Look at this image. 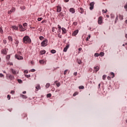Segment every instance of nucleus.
Listing matches in <instances>:
<instances>
[{"mask_svg": "<svg viewBox=\"0 0 127 127\" xmlns=\"http://www.w3.org/2000/svg\"><path fill=\"white\" fill-rule=\"evenodd\" d=\"M62 30L63 31V33H62L63 34H65L67 32L66 29L65 28H64V27H62Z\"/></svg>", "mask_w": 127, "mask_h": 127, "instance_id": "obj_13", "label": "nucleus"}, {"mask_svg": "<svg viewBox=\"0 0 127 127\" xmlns=\"http://www.w3.org/2000/svg\"><path fill=\"white\" fill-rule=\"evenodd\" d=\"M49 87H50V83H48L46 84V88L47 89H48V88H49Z\"/></svg>", "mask_w": 127, "mask_h": 127, "instance_id": "obj_28", "label": "nucleus"}, {"mask_svg": "<svg viewBox=\"0 0 127 127\" xmlns=\"http://www.w3.org/2000/svg\"><path fill=\"white\" fill-rule=\"evenodd\" d=\"M36 70L34 68H32L31 69V72H35Z\"/></svg>", "mask_w": 127, "mask_h": 127, "instance_id": "obj_51", "label": "nucleus"}, {"mask_svg": "<svg viewBox=\"0 0 127 127\" xmlns=\"http://www.w3.org/2000/svg\"><path fill=\"white\" fill-rule=\"evenodd\" d=\"M10 71H11L12 74H13L14 75H15V74H16V71L13 69V68H11Z\"/></svg>", "mask_w": 127, "mask_h": 127, "instance_id": "obj_17", "label": "nucleus"}, {"mask_svg": "<svg viewBox=\"0 0 127 127\" xmlns=\"http://www.w3.org/2000/svg\"><path fill=\"white\" fill-rule=\"evenodd\" d=\"M1 54H3L4 55H6L7 54V51L6 50V49H2L1 50Z\"/></svg>", "mask_w": 127, "mask_h": 127, "instance_id": "obj_6", "label": "nucleus"}, {"mask_svg": "<svg viewBox=\"0 0 127 127\" xmlns=\"http://www.w3.org/2000/svg\"><path fill=\"white\" fill-rule=\"evenodd\" d=\"M73 25H75V26H76V25H77V24H78V23H77V22H74L73 23Z\"/></svg>", "mask_w": 127, "mask_h": 127, "instance_id": "obj_50", "label": "nucleus"}, {"mask_svg": "<svg viewBox=\"0 0 127 127\" xmlns=\"http://www.w3.org/2000/svg\"><path fill=\"white\" fill-rule=\"evenodd\" d=\"M9 78L10 79V80H12V79H14V76L11 74H8Z\"/></svg>", "mask_w": 127, "mask_h": 127, "instance_id": "obj_18", "label": "nucleus"}, {"mask_svg": "<svg viewBox=\"0 0 127 127\" xmlns=\"http://www.w3.org/2000/svg\"><path fill=\"white\" fill-rule=\"evenodd\" d=\"M9 59H10V55H8L6 57V60H7V61H9Z\"/></svg>", "mask_w": 127, "mask_h": 127, "instance_id": "obj_21", "label": "nucleus"}, {"mask_svg": "<svg viewBox=\"0 0 127 127\" xmlns=\"http://www.w3.org/2000/svg\"><path fill=\"white\" fill-rule=\"evenodd\" d=\"M84 86H83V85H81L78 87V88L81 90H83L84 89Z\"/></svg>", "mask_w": 127, "mask_h": 127, "instance_id": "obj_32", "label": "nucleus"}, {"mask_svg": "<svg viewBox=\"0 0 127 127\" xmlns=\"http://www.w3.org/2000/svg\"><path fill=\"white\" fill-rule=\"evenodd\" d=\"M7 99H8V100H10V95H8L7 96Z\"/></svg>", "mask_w": 127, "mask_h": 127, "instance_id": "obj_54", "label": "nucleus"}, {"mask_svg": "<svg viewBox=\"0 0 127 127\" xmlns=\"http://www.w3.org/2000/svg\"><path fill=\"white\" fill-rule=\"evenodd\" d=\"M12 29H14V30H18V26L16 25L12 26Z\"/></svg>", "mask_w": 127, "mask_h": 127, "instance_id": "obj_14", "label": "nucleus"}, {"mask_svg": "<svg viewBox=\"0 0 127 127\" xmlns=\"http://www.w3.org/2000/svg\"><path fill=\"white\" fill-rule=\"evenodd\" d=\"M8 64H9V65H13V64H12V63H8L7 64L8 65Z\"/></svg>", "mask_w": 127, "mask_h": 127, "instance_id": "obj_63", "label": "nucleus"}, {"mask_svg": "<svg viewBox=\"0 0 127 127\" xmlns=\"http://www.w3.org/2000/svg\"><path fill=\"white\" fill-rule=\"evenodd\" d=\"M107 79H108V80H111V76H108V77H107Z\"/></svg>", "mask_w": 127, "mask_h": 127, "instance_id": "obj_64", "label": "nucleus"}, {"mask_svg": "<svg viewBox=\"0 0 127 127\" xmlns=\"http://www.w3.org/2000/svg\"><path fill=\"white\" fill-rule=\"evenodd\" d=\"M18 43H19V42L18 41H16L15 44H16V46H17V44H18Z\"/></svg>", "mask_w": 127, "mask_h": 127, "instance_id": "obj_52", "label": "nucleus"}, {"mask_svg": "<svg viewBox=\"0 0 127 127\" xmlns=\"http://www.w3.org/2000/svg\"><path fill=\"white\" fill-rule=\"evenodd\" d=\"M78 33H79V30H76L72 33V36H76V35L78 34Z\"/></svg>", "mask_w": 127, "mask_h": 127, "instance_id": "obj_10", "label": "nucleus"}, {"mask_svg": "<svg viewBox=\"0 0 127 127\" xmlns=\"http://www.w3.org/2000/svg\"><path fill=\"white\" fill-rule=\"evenodd\" d=\"M77 63H78V64H80L81 63H82V62H81V60H79L77 61Z\"/></svg>", "mask_w": 127, "mask_h": 127, "instance_id": "obj_48", "label": "nucleus"}, {"mask_svg": "<svg viewBox=\"0 0 127 127\" xmlns=\"http://www.w3.org/2000/svg\"><path fill=\"white\" fill-rule=\"evenodd\" d=\"M78 10H79V12H80V13H81V14H83V13H84V9H83V8L79 7L78 8Z\"/></svg>", "mask_w": 127, "mask_h": 127, "instance_id": "obj_12", "label": "nucleus"}, {"mask_svg": "<svg viewBox=\"0 0 127 127\" xmlns=\"http://www.w3.org/2000/svg\"><path fill=\"white\" fill-rule=\"evenodd\" d=\"M111 18H115V15H114V14H111Z\"/></svg>", "mask_w": 127, "mask_h": 127, "instance_id": "obj_45", "label": "nucleus"}, {"mask_svg": "<svg viewBox=\"0 0 127 127\" xmlns=\"http://www.w3.org/2000/svg\"><path fill=\"white\" fill-rule=\"evenodd\" d=\"M59 16H61V17H62V18H64V14L63 12H61L59 14Z\"/></svg>", "mask_w": 127, "mask_h": 127, "instance_id": "obj_24", "label": "nucleus"}, {"mask_svg": "<svg viewBox=\"0 0 127 127\" xmlns=\"http://www.w3.org/2000/svg\"><path fill=\"white\" fill-rule=\"evenodd\" d=\"M90 38H91V35H88V37H87L86 38V41H88L89 39H90Z\"/></svg>", "mask_w": 127, "mask_h": 127, "instance_id": "obj_39", "label": "nucleus"}, {"mask_svg": "<svg viewBox=\"0 0 127 127\" xmlns=\"http://www.w3.org/2000/svg\"><path fill=\"white\" fill-rule=\"evenodd\" d=\"M94 69L93 70V72H95V73H97V72H98V71L100 70V67L98 66H96L94 67Z\"/></svg>", "mask_w": 127, "mask_h": 127, "instance_id": "obj_8", "label": "nucleus"}, {"mask_svg": "<svg viewBox=\"0 0 127 127\" xmlns=\"http://www.w3.org/2000/svg\"><path fill=\"white\" fill-rule=\"evenodd\" d=\"M8 39L9 41H12V40H13L12 37L8 36Z\"/></svg>", "mask_w": 127, "mask_h": 127, "instance_id": "obj_29", "label": "nucleus"}, {"mask_svg": "<svg viewBox=\"0 0 127 127\" xmlns=\"http://www.w3.org/2000/svg\"><path fill=\"white\" fill-rule=\"evenodd\" d=\"M20 97L22 98L23 99H27V96L23 95V94H20Z\"/></svg>", "mask_w": 127, "mask_h": 127, "instance_id": "obj_20", "label": "nucleus"}, {"mask_svg": "<svg viewBox=\"0 0 127 127\" xmlns=\"http://www.w3.org/2000/svg\"><path fill=\"white\" fill-rule=\"evenodd\" d=\"M110 74L112 75V78H114L115 77V73L113 72H111Z\"/></svg>", "mask_w": 127, "mask_h": 127, "instance_id": "obj_30", "label": "nucleus"}, {"mask_svg": "<svg viewBox=\"0 0 127 127\" xmlns=\"http://www.w3.org/2000/svg\"><path fill=\"white\" fill-rule=\"evenodd\" d=\"M60 32H61V29H59L58 30V33H59Z\"/></svg>", "mask_w": 127, "mask_h": 127, "instance_id": "obj_58", "label": "nucleus"}, {"mask_svg": "<svg viewBox=\"0 0 127 127\" xmlns=\"http://www.w3.org/2000/svg\"><path fill=\"white\" fill-rule=\"evenodd\" d=\"M46 53V51L45 50H42L40 52V55H43L44 54H45Z\"/></svg>", "mask_w": 127, "mask_h": 127, "instance_id": "obj_15", "label": "nucleus"}, {"mask_svg": "<svg viewBox=\"0 0 127 127\" xmlns=\"http://www.w3.org/2000/svg\"><path fill=\"white\" fill-rule=\"evenodd\" d=\"M106 77H107V75H106L105 74L103 75V80H105L106 79Z\"/></svg>", "mask_w": 127, "mask_h": 127, "instance_id": "obj_49", "label": "nucleus"}, {"mask_svg": "<svg viewBox=\"0 0 127 127\" xmlns=\"http://www.w3.org/2000/svg\"><path fill=\"white\" fill-rule=\"evenodd\" d=\"M25 77H26V78H30L31 75L30 74H25Z\"/></svg>", "mask_w": 127, "mask_h": 127, "instance_id": "obj_33", "label": "nucleus"}, {"mask_svg": "<svg viewBox=\"0 0 127 127\" xmlns=\"http://www.w3.org/2000/svg\"><path fill=\"white\" fill-rule=\"evenodd\" d=\"M15 11V8L12 7L10 10L8 11V14H11L12 12H14Z\"/></svg>", "mask_w": 127, "mask_h": 127, "instance_id": "obj_7", "label": "nucleus"}, {"mask_svg": "<svg viewBox=\"0 0 127 127\" xmlns=\"http://www.w3.org/2000/svg\"><path fill=\"white\" fill-rule=\"evenodd\" d=\"M98 24H102L103 23V20L102 17H99L98 20Z\"/></svg>", "mask_w": 127, "mask_h": 127, "instance_id": "obj_9", "label": "nucleus"}, {"mask_svg": "<svg viewBox=\"0 0 127 127\" xmlns=\"http://www.w3.org/2000/svg\"><path fill=\"white\" fill-rule=\"evenodd\" d=\"M23 26H24V27H26V26H27V23H24L23 24Z\"/></svg>", "mask_w": 127, "mask_h": 127, "instance_id": "obj_42", "label": "nucleus"}, {"mask_svg": "<svg viewBox=\"0 0 127 127\" xmlns=\"http://www.w3.org/2000/svg\"><path fill=\"white\" fill-rule=\"evenodd\" d=\"M22 116L23 117H27V115H26V114H23Z\"/></svg>", "mask_w": 127, "mask_h": 127, "instance_id": "obj_62", "label": "nucleus"}, {"mask_svg": "<svg viewBox=\"0 0 127 127\" xmlns=\"http://www.w3.org/2000/svg\"><path fill=\"white\" fill-rule=\"evenodd\" d=\"M15 93V91H14L13 90H11L10 92V94H11L12 95H14Z\"/></svg>", "mask_w": 127, "mask_h": 127, "instance_id": "obj_43", "label": "nucleus"}, {"mask_svg": "<svg viewBox=\"0 0 127 127\" xmlns=\"http://www.w3.org/2000/svg\"><path fill=\"white\" fill-rule=\"evenodd\" d=\"M78 95V92H74L73 94V97H76Z\"/></svg>", "mask_w": 127, "mask_h": 127, "instance_id": "obj_41", "label": "nucleus"}, {"mask_svg": "<svg viewBox=\"0 0 127 127\" xmlns=\"http://www.w3.org/2000/svg\"><path fill=\"white\" fill-rule=\"evenodd\" d=\"M70 46V45H67L66 46V47L65 48H64V52H67V50H68V48H69V46Z\"/></svg>", "mask_w": 127, "mask_h": 127, "instance_id": "obj_11", "label": "nucleus"}, {"mask_svg": "<svg viewBox=\"0 0 127 127\" xmlns=\"http://www.w3.org/2000/svg\"><path fill=\"white\" fill-rule=\"evenodd\" d=\"M3 74L2 73H0V77L1 78L2 77H3Z\"/></svg>", "mask_w": 127, "mask_h": 127, "instance_id": "obj_57", "label": "nucleus"}, {"mask_svg": "<svg viewBox=\"0 0 127 127\" xmlns=\"http://www.w3.org/2000/svg\"><path fill=\"white\" fill-rule=\"evenodd\" d=\"M51 96H52V94H51V93H48L47 95V98H51Z\"/></svg>", "mask_w": 127, "mask_h": 127, "instance_id": "obj_31", "label": "nucleus"}, {"mask_svg": "<svg viewBox=\"0 0 127 127\" xmlns=\"http://www.w3.org/2000/svg\"><path fill=\"white\" fill-rule=\"evenodd\" d=\"M104 55L105 53L103 52H100L99 54V56H101L102 57H103V56H104Z\"/></svg>", "mask_w": 127, "mask_h": 127, "instance_id": "obj_25", "label": "nucleus"}, {"mask_svg": "<svg viewBox=\"0 0 127 127\" xmlns=\"http://www.w3.org/2000/svg\"><path fill=\"white\" fill-rule=\"evenodd\" d=\"M118 17H119V16H118V15H117V16H116V18L115 19V23H117V21H118Z\"/></svg>", "mask_w": 127, "mask_h": 127, "instance_id": "obj_40", "label": "nucleus"}, {"mask_svg": "<svg viewBox=\"0 0 127 127\" xmlns=\"http://www.w3.org/2000/svg\"><path fill=\"white\" fill-rule=\"evenodd\" d=\"M36 91H38L39 90H40V89L41 88V87H40V85L39 84H38L37 86H36Z\"/></svg>", "mask_w": 127, "mask_h": 127, "instance_id": "obj_19", "label": "nucleus"}, {"mask_svg": "<svg viewBox=\"0 0 127 127\" xmlns=\"http://www.w3.org/2000/svg\"><path fill=\"white\" fill-rule=\"evenodd\" d=\"M69 12H71V13H75V9L74 8H70L69 9Z\"/></svg>", "mask_w": 127, "mask_h": 127, "instance_id": "obj_16", "label": "nucleus"}, {"mask_svg": "<svg viewBox=\"0 0 127 127\" xmlns=\"http://www.w3.org/2000/svg\"><path fill=\"white\" fill-rule=\"evenodd\" d=\"M19 29L21 32L25 31V30H26V29L23 28V26L21 24L19 25Z\"/></svg>", "mask_w": 127, "mask_h": 127, "instance_id": "obj_3", "label": "nucleus"}, {"mask_svg": "<svg viewBox=\"0 0 127 127\" xmlns=\"http://www.w3.org/2000/svg\"><path fill=\"white\" fill-rule=\"evenodd\" d=\"M67 71H68V69H66L64 70V75H66V74H67Z\"/></svg>", "mask_w": 127, "mask_h": 127, "instance_id": "obj_47", "label": "nucleus"}, {"mask_svg": "<svg viewBox=\"0 0 127 127\" xmlns=\"http://www.w3.org/2000/svg\"><path fill=\"white\" fill-rule=\"evenodd\" d=\"M52 91L53 92H54V91H55V88H54V87L52 88Z\"/></svg>", "mask_w": 127, "mask_h": 127, "instance_id": "obj_61", "label": "nucleus"}, {"mask_svg": "<svg viewBox=\"0 0 127 127\" xmlns=\"http://www.w3.org/2000/svg\"><path fill=\"white\" fill-rule=\"evenodd\" d=\"M0 33H1V34H2L3 33V30H2V28L0 27Z\"/></svg>", "mask_w": 127, "mask_h": 127, "instance_id": "obj_34", "label": "nucleus"}, {"mask_svg": "<svg viewBox=\"0 0 127 127\" xmlns=\"http://www.w3.org/2000/svg\"><path fill=\"white\" fill-rule=\"evenodd\" d=\"M56 85L57 87H60V86H61V83L60 82L57 83Z\"/></svg>", "mask_w": 127, "mask_h": 127, "instance_id": "obj_36", "label": "nucleus"}, {"mask_svg": "<svg viewBox=\"0 0 127 127\" xmlns=\"http://www.w3.org/2000/svg\"><path fill=\"white\" fill-rule=\"evenodd\" d=\"M48 44V40L46 39L45 40L43 41L41 43V45L42 47H45V46H47V44Z\"/></svg>", "mask_w": 127, "mask_h": 127, "instance_id": "obj_2", "label": "nucleus"}, {"mask_svg": "<svg viewBox=\"0 0 127 127\" xmlns=\"http://www.w3.org/2000/svg\"><path fill=\"white\" fill-rule=\"evenodd\" d=\"M39 63L40 64H44V63H45V62L44 61V60H40Z\"/></svg>", "mask_w": 127, "mask_h": 127, "instance_id": "obj_22", "label": "nucleus"}, {"mask_svg": "<svg viewBox=\"0 0 127 127\" xmlns=\"http://www.w3.org/2000/svg\"><path fill=\"white\" fill-rule=\"evenodd\" d=\"M44 22H46V20H43L41 22V23H44Z\"/></svg>", "mask_w": 127, "mask_h": 127, "instance_id": "obj_56", "label": "nucleus"}, {"mask_svg": "<svg viewBox=\"0 0 127 127\" xmlns=\"http://www.w3.org/2000/svg\"><path fill=\"white\" fill-rule=\"evenodd\" d=\"M42 19H43L42 17H40L38 18V21H41Z\"/></svg>", "mask_w": 127, "mask_h": 127, "instance_id": "obj_44", "label": "nucleus"}, {"mask_svg": "<svg viewBox=\"0 0 127 127\" xmlns=\"http://www.w3.org/2000/svg\"><path fill=\"white\" fill-rule=\"evenodd\" d=\"M58 37H59V38H62V36H61V35H60V33H59L58 34Z\"/></svg>", "mask_w": 127, "mask_h": 127, "instance_id": "obj_46", "label": "nucleus"}, {"mask_svg": "<svg viewBox=\"0 0 127 127\" xmlns=\"http://www.w3.org/2000/svg\"><path fill=\"white\" fill-rule=\"evenodd\" d=\"M18 82L19 83V84H21L22 83V80L20 79H17Z\"/></svg>", "mask_w": 127, "mask_h": 127, "instance_id": "obj_35", "label": "nucleus"}, {"mask_svg": "<svg viewBox=\"0 0 127 127\" xmlns=\"http://www.w3.org/2000/svg\"><path fill=\"white\" fill-rule=\"evenodd\" d=\"M94 4H95V2H90L89 4L90 5L89 9H90V10H92V9H94Z\"/></svg>", "mask_w": 127, "mask_h": 127, "instance_id": "obj_5", "label": "nucleus"}, {"mask_svg": "<svg viewBox=\"0 0 127 127\" xmlns=\"http://www.w3.org/2000/svg\"><path fill=\"white\" fill-rule=\"evenodd\" d=\"M73 75H74V76H77V72H74L73 73Z\"/></svg>", "mask_w": 127, "mask_h": 127, "instance_id": "obj_59", "label": "nucleus"}, {"mask_svg": "<svg viewBox=\"0 0 127 127\" xmlns=\"http://www.w3.org/2000/svg\"><path fill=\"white\" fill-rule=\"evenodd\" d=\"M52 32H55V27H53V28Z\"/></svg>", "mask_w": 127, "mask_h": 127, "instance_id": "obj_55", "label": "nucleus"}, {"mask_svg": "<svg viewBox=\"0 0 127 127\" xmlns=\"http://www.w3.org/2000/svg\"><path fill=\"white\" fill-rule=\"evenodd\" d=\"M81 50H82V48H79L78 49V53H79V52H80V51H81Z\"/></svg>", "mask_w": 127, "mask_h": 127, "instance_id": "obj_60", "label": "nucleus"}, {"mask_svg": "<svg viewBox=\"0 0 127 127\" xmlns=\"http://www.w3.org/2000/svg\"><path fill=\"white\" fill-rule=\"evenodd\" d=\"M15 58H16V59H17V60H23V57L20 56L18 55H15Z\"/></svg>", "mask_w": 127, "mask_h": 127, "instance_id": "obj_4", "label": "nucleus"}, {"mask_svg": "<svg viewBox=\"0 0 127 127\" xmlns=\"http://www.w3.org/2000/svg\"><path fill=\"white\" fill-rule=\"evenodd\" d=\"M119 18L121 20H123V19H124V16L119 14Z\"/></svg>", "mask_w": 127, "mask_h": 127, "instance_id": "obj_27", "label": "nucleus"}, {"mask_svg": "<svg viewBox=\"0 0 127 127\" xmlns=\"http://www.w3.org/2000/svg\"><path fill=\"white\" fill-rule=\"evenodd\" d=\"M24 73H26V74H28V70H25L24 71Z\"/></svg>", "mask_w": 127, "mask_h": 127, "instance_id": "obj_53", "label": "nucleus"}, {"mask_svg": "<svg viewBox=\"0 0 127 127\" xmlns=\"http://www.w3.org/2000/svg\"><path fill=\"white\" fill-rule=\"evenodd\" d=\"M61 7H57V12H60L61 11Z\"/></svg>", "mask_w": 127, "mask_h": 127, "instance_id": "obj_23", "label": "nucleus"}, {"mask_svg": "<svg viewBox=\"0 0 127 127\" xmlns=\"http://www.w3.org/2000/svg\"><path fill=\"white\" fill-rule=\"evenodd\" d=\"M94 56L95 57H99V56H100V54H99L98 53H95L94 54Z\"/></svg>", "mask_w": 127, "mask_h": 127, "instance_id": "obj_38", "label": "nucleus"}, {"mask_svg": "<svg viewBox=\"0 0 127 127\" xmlns=\"http://www.w3.org/2000/svg\"><path fill=\"white\" fill-rule=\"evenodd\" d=\"M39 39L40 40H43V39H44V37L41 36L39 37Z\"/></svg>", "mask_w": 127, "mask_h": 127, "instance_id": "obj_37", "label": "nucleus"}, {"mask_svg": "<svg viewBox=\"0 0 127 127\" xmlns=\"http://www.w3.org/2000/svg\"><path fill=\"white\" fill-rule=\"evenodd\" d=\"M51 53H52V54H55V53H56V50H51Z\"/></svg>", "mask_w": 127, "mask_h": 127, "instance_id": "obj_26", "label": "nucleus"}, {"mask_svg": "<svg viewBox=\"0 0 127 127\" xmlns=\"http://www.w3.org/2000/svg\"><path fill=\"white\" fill-rule=\"evenodd\" d=\"M23 42L27 44V43H31V39L28 36H25L23 38Z\"/></svg>", "mask_w": 127, "mask_h": 127, "instance_id": "obj_1", "label": "nucleus"}]
</instances>
